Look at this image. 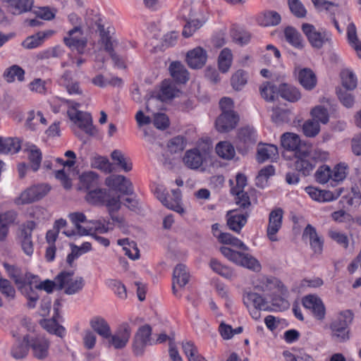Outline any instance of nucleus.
I'll use <instances>...</instances> for the list:
<instances>
[{"label": "nucleus", "mask_w": 361, "mask_h": 361, "mask_svg": "<svg viewBox=\"0 0 361 361\" xmlns=\"http://www.w3.org/2000/svg\"><path fill=\"white\" fill-rule=\"evenodd\" d=\"M25 71L24 70L17 65L11 66L6 68L3 74L4 78L8 82H13L16 78L18 81L24 80Z\"/></svg>", "instance_id": "8fccbe9b"}, {"label": "nucleus", "mask_w": 361, "mask_h": 361, "mask_svg": "<svg viewBox=\"0 0 361 361\" xmlns=\"http://www.w3.org/2000/svg\"><path fill=\"white\" fill-rule=\"evenodd\" d=\"M303 306L310 310L315 318L322 320L325 317L326 310L322 300L316 295H309L302 300Z\"/></svg>", "instance_id": "f3484780"}, {"label": "nucleus", "mask_w": 361, "mask_h": 361, "mask_svg": "<svg viewBox=\"0 0 361 361\" xmlns=\"http://www.w3.org/2000/svg\"><path fill=\"white\" fill-rule=\"evenodd\" d=\"M304 134L309 137H314L317 135L320 131V126L314 120H307L302 126Z\"/></svg>", "instance_id": "0e129e2a"}, {"label": "nucleus", "mask_w": 361, "mask_h": 361, "mask_svg": "<svg viewBox=\"0 0 361 361\" xmlns=\"http://www.w3.org/2000/svg\"><path fill=\"white\" fill-rule=\"evenodd\" d=\"M59 305L58 301H56L54 305V309L56 311V316H54L52 319H43L40 322L41 326L47 330L48 332L52 334H55L61 338H63L65 332V328L59 324L56 317L58 316V307L57 306Z\"/></svg>", "instance_id": "b1692460"}, {"label": "nucleus", "mask_w": 361, "mask_h": 361, "mask_svg": "<svg viewBox=\"0 0 361 361\" xmlns=\"http://www.w3.org/2000/svg\"><path fill=\"white\" fill-rule=\"evenodd\" d=\"M36 224L33 221H28L20 227V240L21 247L24 253L31 256L34 252V246L32 240V233Z\"/></svg>", "instance_id": "9b49d317"}, {"label": "nucleus", "mask_w": 361, "mask_h": 361, "mask_svg": "<svg viewBox=\"0 0 361 361\" xmlns=\"http://www.w3.org/2000/svg\"><path fill=\"white\" fill-rule=\"evenodd\" d=\"M274 174L273 166L269 165L262 169L256 178V185L259 188H264L267 185L268 178Z\"/></svg>", "instance_id": "bf43d9fd"}, {"label": "nucleus", "mask_w": 361, "mask_h": 361, "mask_svg": "<svg viewBox=\"0 0 361 361\" xmlns=\"http://www.w3.org/2000/svg\"><path fill=\"white\" fill-rule=\"evenodd\" d=\"M50 343L44 336H36L30 340L32 355L37 360H44L49 356Z\"/></svg>", "instance_id": "ddd939ff"}, {"label": "nucleus", "mask_w": 361, "mask_h": 361, "mask_svg": "<svg viewBox=\"0 0 361 361\" xmlns=\"http://www.w3.org/2000/svg\"><path fill=\"white\" fill-rule=\"evenodd\" d=\"M61 102L68 105L67 115L69 119L80 129L90 135L96 134L97 130L92 124L90 114L78 110L80 104L71 100L61 99Z\"/></svg>", "instance_id": "f257e3e1"}, {"label": "nucleus", "mask_w": 361, "mask_h": 361, "mask_svg": "<svg viewBox=\"0 0 361 361\" xmlns=\"http://www.w3.org/2000/svg\"><path fill=\"white\" fill-rule=\"evenodd\" d=\"M28 346H30V339L28 336H24L23 340H18L11 350L12 356L16 359L24 358L28 353Z\"/></svg>", "instance_id": "4c0bfd02"}, {"label": "nucleus", "mask_w": 361, "mask_h": 361, "mask_svg": "<svg viewBox=\"0 0 361 361\" xmlns=\"http://www.w3.org/2000/svg\"><path fill=\"white\" fill-rule=\"evenodd\" d=\"M305 191L312 200L320 202H324L336 200L341 195L343 192V189L339 188L336 190L334 192H331L329 190H319L314 187L308 186L305 188Z\"/></svg>", "instance_id": "4468645a"}, {"label": "nucleus", "mask_w": 361, "mask_h": 361, "mask_svg": "<svg viewBox=\"0 0 361 361\" xmlns=\"http://www.w3.org/2000/svg\"><path fill=\"white\" fill-rule=\"evenodd\" d=\"M238 265L246 267L253 271H259L261 269L259 262L252 255L246 253H242Z\"/></svg>", "instance_id": "052dcab7"}, {"label": "nucleus", "mask_w": 361, "mask_h": 361, "mask_svg": "<svg viewBox=\"0 0 361 361\" xmlns=\"http://www.w3.org/2000/svg\"><path fill=\"white\" fill-rule=\"evenodd\" d=\"M92 168L99 169L106 173H109L113 171L112 164L109 159L102 156H94L90 159Z\"/></svg>", "instance_id": "09e8293b"}, {"label": "nucleus", "mask_w": 361, "mask_h": 361, "mask_svg": "<svg viewBox=\"0 0 361 361\" xmlns=\"http://www.w3.org/2000/svg\"><path fill=\"white\" fill-rule=\"evenodd\" d=\"M80 188L87 191L98 187L99 176L94 171H87L82 173L80 176Z\"/></svg>", "instance_id": "7c9ffc66"}, {"label": "nucleus", "mask_w": 361, "mask_h": 361, "mask_svg": "<svg viewBox=\"0 0 361 361\" xmlns=\"http://www.w3.org/2000/svg\"><path fill=\"white\" fill-rule=\"evenodd\" d=\"M74 271H61L56 276L58 290H64L67 295H73L80 291L84 286V279L81 276L73 278Z\"/></svg>", "instance_id": "7ed1b4c3"}, {"label": "nucleus", "mask_w": 361, "mask_h": 361, "mask_svg": "<svg viewBox=\"0 0 361 361\" xmlns=\"http://www.w3.org/2000/svg\"><path fill=\"white\" fill-rule=\"evenodd\" d=\"M261 284V288L263 291H271L276 289L281 290L283 288L281 282L274 277H262Z\"/></svg>", "instance_id": "13d9d810"}, {"label": "nucleus", "mask_w": 361, "mask_h": 361, "mask_svg": "<svg viewBox=\"0 0 361 361\" xmlns=\"http://www.w3.org/2000/svg\"><path fill=\"white\" fill-rule=\"evenodd\" d=\"M152 328L149 325L140 327L134 336L133 353L136 356L142 355L145 347L149 344Z\"/></svg>", "instance_id": "1a4fd4ad"}, {"label": "nucleus", "mask_w": 361, "mask_h": 361, "mask_svg": "<svg viewBox=\"0 0 361 361\" xmlns=\"http://www.w3.org/2000/svg\"><path fill=\"white\" fill-rule=\"evenodd\" d=\"M20 149V141L17 138L0 137V153H16Z\"/></svg>", "instance_id": "c9c22d12"}, {"label": "nucleus", "mask_w": 361, "mask_h": 361, "mask_svg": "<svg viewBox=\"0 0 361 361\" xmlns=\"http://www.w3.org/2000/svg\"><path fill=\"white\" fill-rule=\"evenodd\" d=\"M231 193L235 196V202L240 209H245L246 211L250 209L251 207V202L247 192L238 190V192Z\"/></svg>", "instance_id": "e2e57ef3"}, {"label": "nucleus", "mask_w": 361, "mask_h": 361, "mask_svg": "<svg viewBox=\"0 0 361 361\" xmlns=\"http://www.w3.org/2000/svg\"><path fill=\"white\" fill-rule=\"evenodd\" d=\"M8 9L13 15H20L31 10L33 0H4Z\"/></svg>", "instance_id": "bb28decb"}, {"label": "nucleus", "mask_w": 361, "mask_h": 361, "mask_svg": "<svg viewBox=\"0 0 361 361\" xmlns=\"http://www.w3.org/2000/svg\"><path fill=\"white\" fill-rule=\"evenodd\" d=\"M106 186L124 195L133 193L132 183L129 179L122 175H111L105 180Z\"/></svg>", "instance_id": "f8f14e48"}, {"label": "nucleus", "mask_w": 361, "mask_h": 361, "mask_svg": "<svg viewBox=\"0 0 361 361\" xmlns=\"http://www.w3.org/2000/svg\"><path fill=\"white\" fill-rule=\"evenodd\" d=\"M288 7L291 13L297 18L305 17L307 11L300 0H288Z\"/></svg>", "instance_id": "69168bd1"}, {"label": "nucleus", "mask_w": 361, "mask_h": 361, "mask_svg": "<svg viewBox=\"0 0 361 361\" xmlns=\"http://www.w3.org/2000/svg\"><path fill=\"white\" fill-rule=\"evenodd\" d=\"M209 267L215 273L227 279H231L234 276L233 269L221 264L216 259L213 258L210 260Z\"/></svg>", "instance_id": "a19ab883"}, {"label": "nucleus", "mask_w": 361, "mask_h": 361, "mask_svg": "<svg viewBox=\"0 0 361 361\" xmlns=\"http://www.w3.org/2000/svg\"><path fill=\"white\" fill-rule=\"evenodd\" d=\"M302 30L307 36L311 45L317 49L322 48L330 37L328 32L317 31L314 25L309 23H303Z\"/></svg>", "instance_id": "9d476101"}, {"label": "nucleus", "mask_w": 361, "mask_h": 361, "mask_svg": "<svg viewBox=\"0 0 361 361\" xmlns=\"http://www.w3.org/2000/svg\"><path fill=\"white\" fill-rule=\"evenodd\" d=\"M207 54L200 47H195L187 53L186 61L188 66L195 69L201 68L206 63Z\"/></svg>", "instance_id": "a211bd4d"}, {"label": "nucleus", "mask_w": 361, "mask_h": 361, "mask_svg": "<svg viewBox=\"0 0 361 361\" xmlns=\"http://www.w3.org/2000/svg\"><path fill=\"white\" fill-rule=\"evenodd\" d=\"M294 158L295 169L305 176H309L316 166L306 146H302L299 151L295 152Z\"/></svg>", "instance_id": "39448f33"}, {"label": "nucleus", "mask_w": 361, "mask_h": 361, "mask_svg": "<svg viewBox=\"0 0 361 361\" xmlns=\"http://www.w3.org/2000/svg\"><path fill=\"white\" fill-rule=\"evenodd\" d=\"M106 198V191L104 189L94 188L88 190L85 200L93 204H103Z\"/></svg>", "instance_id": "49530a36"}, {"label": "nucleus", "mask_w": 361, "mask_h": 361, "mask_svg": "<svg viewBox=\"0 0 361 361\" xmlns=\"http://www.w3.org/2000/svg\"><path fill=\"white\" fill-rule=\"evenodd\" d=\"M259 92L266 101L274 102L279 93V88L271 82H264L260 85Z\"/></svg>", "instance_id": "79ce46f5"}, {"label": "nucleus", "mask_w": 361, "mask_h": 361, "mask_svg": "<svg viewBox=\"0 0 361 361\" xmlns=\"http://www.w3.org/2000/svg\"><path fill=\"white\" fill-rule=\"evenodd\" d=\"M52 30L40 31L35 35L27 37L22 43L24 48L31 49L40 46L46 39L50 37L54 34Z\"/></svg>", "instance_id": "393cba45"}, {"label": "nucleus", "mask_w": 361, "mask_h": 361, "mask_svg": "<svg viewBox=\"0 0 361 361\" xmlns=\"http://www.w3.org/2000/svg\"><path fill=\"white\" fill-rule=\"evenodd\" d=\"M64 53L65 51L61 46H56L39 52L37 54V58L41 60H48L53 58L59 59Z\"/></svg>", "instance_id": "6e6d98bb"}, {"label": "nucleus", "mask_w": 361, "mask_h": 361, "mask_svg": "<svg viewBox=\"0 0 361 361\" xmlns=\"http://www.w3.org/2000/svg\"><path fill=\"white\" fill-rule=\"evenodd\" d=\"M30 167L34 171H37L41 165L42 154L41 150L35 145H31L26 149Z\"/></svg>", "instance_id": "58836bf2"}, {"label": "nucleus", "mask_w": 361, "mask_h": 361, "mask_svg": "<svg viewBox=\"0 0 361 361\" xmlns=\"http://www.w3.org/2000/svg\"><path fill=\"white\" fill-rule=\"evenodd\" d=\"M233 55L230 49H224L219 56V68L222 73H226L231 66Z\"/></svg>", "instance_id": "864d4df0"}, {"label": "nucleus", "mask_w": 361, "mask_h": 361, "mask_svg": "<svg viewBox=\"0 0 361 361\" xmlns=\"http://www.w3.org/2000/svg\"><path fill=\"white\" fill-rule=\"evenodd\" d=\"M316 180L319 183H326L331 179V170L327 165L321 166L315 173Z\"/></svg>", "instance_id": "774afa93"}, {"label": "nucleus", "mask_w": 361, "mask_h": 361, "mask_svg": "<svg viewBox=\"0 0 361 361\" xmlns=\"http://www.w3.org/2000/svg\"><path fill=\"white\" fill-rule=\"evenodd\" d=\"M340 202L343 207H357L361 203V195L356 189L352 188L342 197Z\"/></svg>", "instance_id": "a18cd8bd"}, {"label": "nucleus", "mask_w": 361, "mask_h": 361, "mask_svg": "<svg viewBox=\"0 0 361 361\" xmlns=\"http://www.w3.org/2000/svg\"><path fill=\"white\" fill-rule=\"evenodd\" d=\"M298 80L301 85L307 90L314 89L317 85V77L309 68H303L300 71Z\"/></svg>", "instance_id": "2f4dec72"}, {"label": "nucleus", "mask_w": 361, "mask_h": 361, "mask_svg": "<svg viewBox=\"0 0 361 361\" xmlns=\"http://www.w3.org/2000/svg\"><path fill=\"white\" fill-rule=\"evenodd\" d=\"M226 216L228 228L236 233H239L247 223L249 214L247 212H245V214H240L235 213L234 210H231L227 212Z\"/></svg>", "instance_id": "4be33fe9"}, {"label": "nucleus", "mask_w": 361, "mask_h": 361, "mask_svg": "<svg viewBox=\"0 0 361 361\" xmlns=\"http://www.w3.org/2000/svg\"><path fill=\"white\" fill-rule=\"evenodd\" d=\"M204 160V154L197 148L187 150L183 158L185 166L192 170L200 169Z\"/></svg>", "instance_id": "6ab92c4d"}, {"label": "nucleus", "mask_w": 361, "mask_h": 361, "mask_svg": "<svg viewBox=\"0 0 361 361\" xmlns=\"http://www.w3.org/2000/svg\"><path fill=\"white\" fill-rule=\"evenodd\" d=\"M281 143L285 149L293 152V156L295 155V152H298L302 146H306L307 145V143L301 142L298 135L291 133H283L281 137Z\"/></svg>", "instance_id": "412c9836"}, {"label": "nucleus", "mask_w": 361, "mask_h": 361, "mask_svg": "<svg viewBox=\"0 0 361 361\" xmlns=\"http://www.w3.org/2000/svg\"><path fill=\"white\" fill-rule=\"evenodd\" d=\"M347 36L349 44L355 49L357 56L361 58V41L357 37L356 27L353 23L348 25Z\"/></svg>", "instance_id": "c03bdc74"}, {"label": "nucleus", "mask_w": 361, "mask_h": 361, "mask_svg": "<svg viewBox=\"0 0 361 361\" xmlns=\"http://www.w3.org/2000/svg\"><path fill=\"white\" fill-rule=\"evenodd\" d=\"M278 155V148L274 145H262L257 148V159L259 162H264L274 159Z\"/></svg>", "instance_id": "72a5a7b5"}, {"label": "nucleus", "mask_w": 361, "mask_h": 361, "mask_svg": "<svg viewBox=\"0 0 361 361\" xmlns=\"http://www.w3.org/2000/svg\"><path fill=\"white\" fill-rule=\"evenodd\" d=\"M179 90L176 89L174 85L168 81H163L161 91L158 97L161 101H167L178 96Z\"/></svg>", "instance_id": "37998d69"}, {"label": "nucleus", "mask_w": 361, "mask_h": 361, "mask_svg": "<svg viewBox=\"0 0 361 361\" xmlns=\"http://www.w3.org/2000/svg\"><path fill=\"white\" fill-rule=\"evenodd\" d=\"M354 314L350 310L342 311L338 317L331 322L329 328L334 341L344 343L350 339L349 325L353 320Z\"/></svg>", "instance_id": "f03ea898"}, {"label": "nucleus", "mask_w": 361, "mask_h": 361, "mask_svg": "<svg viewBox=\"0 0 361 361\" xmlns=\"http://www.w3.org/2000/svg\"><path fill=\"white\" fill-rule=\"evenodd\" d=\"M243 301L247 307L252 305L254 308H257L259 310L268 311L269 310L268 302L257 293H246L243 296Z\"/></svg>", "instance_id": "cd10ccee"}, {"label": "nucleus", "mask_w": 361, "mask_h": 361, "mask_svg": "<svg viewBox=\"0 0 361 361\" xmlns=\"http://www.w3.org/2000/svg\"><path fill=\"white\" fill-rule=\"evenodd\" d=\"M111 157L116 164L119 166L125 172L132 170L133 164L130 159L126 157L120 150H114L111 154Z\"/></svg>", "instance_id": "de8ad7c7"}, {"label": "nucleus", "mask_w": 361, "mask_h": 361, "mask_svg": "<svg viewBox=\"0 0 361 361\" xmlns=\"http://www.w3.org/2000/svg\"><path fill=\"white\" fill-rule=\"evenodd\" d=\"M284 36L286 40L293 47L297 49L303 47V39L300 33L293 27H287L284 30Z\"/></svg>", "instance_id": "e433bc0d"}, {"label": "nucleus", "mask_w": 361, "mask_h": 361, "mask_svg": "<svg viewBox=\"0 0 361 361\" xmlns=\"http://www.w3.org/2000/svg\"><path fill=\"white\" fill-rule=\"evenodd\" d=\"M69 219L72 221L73 224L75 226V229L73 230H66L63 233L68 237H71L75 235H87L90 234L92 231V228H87L82 226L80 224L84 223L87 221L86 216L83 213L81 212H74L71 213L68 215Z\"/></svg>", "instance_id": "2eb2a0df"}, {"label": "nucleus", "mask_w": 361, "mask_h": 361, "mask_svg": "<svg viewBox=\"0 0 361 361\" xmlns=\"http://www.w3.org/2000/svg\"><path fill=\"white\" fill-rule=\"evenodd\" d=\"M279 93L283 99L290 102H295L301 97L300 92L296 87L286 83H283L279 86Z\"/></svg>", "instance_id": "473e14b6"}, {"label": "nucleus", "mask_w": 361, "mask_h": 361, "mask_svg": "<svg viewBox=\"0 0 361 361\" xmlns=\"http://www.w3.org/2000/svg\"><path fill=\"white\" fill-rule=\"evenodd\" d=\"M283 214V212L281 208H277L269 214L267 237L271 241L278 240L276 233L281 227Z\"/></svg>", "instance_id": "dca6fc26"}, {"label": "nucleus", "mask_w": 361, "mask_h": 361, "mask_svg": "<svg viewBox=\"0 0 361 361\" xmlns=\"http://www.w3.org/2000/svg\"><path fill=\"white\" fill-rule=\"evenodd\" d=\"M343 86L348 90H353L357 87V78L355 74L348 69L343 70L341 73Z\"/></svg>", "instance_id": "5fc2aeb1"}, {"label": "nucleus", "mask_w": 361, "mask_h": 361, "mask_svg": "<svg viewBox=\"0 0 361 361\" xmlns=\"http://www.w3.org/2000/svg\"><path fill=\"white\" fill-rule=\"evenodd\" d=\"M131 335V328L130 325L123 322L118 326L114 334H111L108 339L109 344L116 349H122L125 348L129 341Z\"/></svg>", "instance_id": "6e6552de"}, {"label": "nucleus", "mask_w": 361, "mask_h": 361, "mask_svg": "<svg viewBox=\"0 0 361 361\" xmlns=\"http://www.w3.org/2000/svg\"><path fill=\"white\" fill-rule=\"evenodd\" d=\"M190 274L185 265L178 264L173 273V281L174 283H177L180 288L184 287L189 281Z\"/></svg>", "instance_id": "f704fd0d"}, {"label": "nucleus", "mask_w": 361, "mask_h": 361, "mask_svg": "<svg viewBox=\"0 0 361 361\" xmlns=\"http://www.w3.org/2000/svg\"><path fill=\"white\" fill-rule=\"evenodd\" d=\"M171 77L178 82L185 83L189 79V74L184 65L179 61L172 62L169 68Z\"/></svg>", "instance_id": "c756f323"}, {"label": "nucleus", "mask_w": 361, "mask_h": 361, "mask_svg": "<svg viewBox=\"0 0 361 361\" xmlns=\"http://www.w3.org/2000/svg\"><path fill=\"white\" fill-rule=\"evenodd\" d=\"M216 152L222 159L226 160L232 159L235 154L233 146L227 141L219 142L216 145Z\"/></svg>", "instance_id": "ea45409f"}, {"label": "nucleus", "mask_w": 361, "mask_h": 361, "mask_svg": "<svg viewBox=\"0 0 361 361\" xmlns=\"http://www.w3.org/2000/svg\"><path fill=\"white\" fill-rule=\"evenodd\" d=\"M36 279L37 276L34 275H32L30 274H26L27 284L25 283V285H23L22 286L23 290H20L28 300L27 306L31 309L35 307L36 303L39 300L38 294L36 292H35L32 289V284L34 283L33 280Z\"/></svg>", "instance_id": "5701e85b"}, {"label": "nucleus", "mask_w": 361, "mask_h": 361, "mask_svg": "<svg viewBox=\"0 0 361 361\" xmlns=\"http://www.w3.org/2000/svg\"><path fill=\"white\" fill-rule=\"evenodd\" d=\"M322 102L326 104V106H317L311 110V115L313 118L312 120L326 124L329 122V110L333 106L332 101L329 98H324Z\"/></svg>", "instance_id": "a878e982"}, {"label": "nucleus", "mask_w": 361, "mask_h": 361, "mask_svg": "<svg viewBox=\"0 0 361 361\" xmlns=\"http://www.w3.org/2000/svg\"><path fill=\"white\" fill-rule=\"evenodd\" d=\"M173 198L169 200L166 190L162 186H158L155 189V194L160 202L167 208L179 214L184 213V209L180 205L181 193L180 190H173Z\"/></svg>", "instance_id": "423d86ee"}, {"label": "nucleus", "mask_w": 361, "mask_h": 361, "mask_svg": "<svg viewBox=\"0 0 361 361\" xmlns=\"http://www.w3.org/2000/svg\"><path fill=\"white\" fill-rule=\"evenodd\" d=\"M4 267L7 271L9 276L13 279L15 283L18 286V288L19 290H23L22 286L23 285H25V283H26L25 280L27 279L26 278L24 279L21 276L20 269L18 267L14 265H11L8 263H4Z\"/></svg>", "instance_id": "3c124183"}, {"label": "nucleus", "mask_w": 361, "mask_h": 361, "mask_svg": "<svg viewBox=\"0 0 361 361\" xmlns=\"http://www.w3.org/2000/svg\"><path fill=\"white\" fill-rule=\"evenodd\" d=\"M63 42L71 49H76L79 54H82L87 42L80 27L75 26L68 31L67 36L63 37Z\"/></svg>", "instance_id": "0eeeda50"}, {"label": "nucleus", "mask_w": 361, "mask_h": 361, "mask_svg": "<svg viewBox=\"0 0 361 361\" xmlns=\"http://www.w3.org/2000/svg\"><path fill=\"white\" fill-rule=\"evenodd\" d=\"M218 239L224 244L231 245L245 251L248 250L247 246L245 245L240 240L233 237L230 233H219Z\"/></svg>", "instance_id": "4d7b16f0"}, {"label": "nucleus", "mask_w": 361, "mask_h": 361, "mask_svg": "<svg viewBox=\"0 0 361 361\" xmlns=\"http://www.w3.org/2000/svg\"><path fill=\"white\" fill-rule=\"evenodd\" d=\"M238 122V116L235 113L221 114L216 121L218 131L226 133L235 128Z\"/></svg>", "instance_id": "aec40b11"}, {"label": "nucleus", "mask_w": 361, "mask_h": 361, "mask_svg": "<svg viewBox=\"0 0 361 361\" xmlns=\"http://www.w3.org/2000/svg\"><path fill=\"white\" fill-rule=\"evenodd\" d=\"M90 326L93 331L104 338L111 336V328L107 322L102 317H95L90 321Z\"/></svg>", "instance_id": "c85d7f7f"}, {"label": "nucleus", "mask_w": 361, "mask_h": 361, "mask_svg": "<svg viewBox=\"0 0 361 361\" xmlns=\"http://www.w3.org/2000/svg\"><path fill=\"white\" fill-rule=\"evenodd\" d=\"M50 189V186L46 183L32 185L25 190L16 199L15 202L20 205L38 201L47 195Z\"/></svg>", "instance_id": "20e7f679"}, {"label": "nucleus", "mask_w": 361, "mask_h": 361, "mask_svg": "<svg viewBox=\"0 0 361 361\" xmlns=\"http://www.w3.org/2000/svg\"><path fill=\"white\" fill-rule=\"evenodd\" d=\"M231 81L233 89L240 90L247 82V74L243 70H238L233 75Z\"/></svg>", "instance_id": "680f3d73"}, {"label": "nucleus", "mask_w": 361, "mask_h": 361, "mask_svg": "<svg viewBox=\"0 0 361 361\" xmlns=\"http://www.w3.org/2000/svg\"><path fill=\"white\" fill-rule=\"evenodd\" d=\"M281 16L276 11H266L259 17V23L261 25L275 26L280 23Z\"/></svg>", "instance_id": "603ef678"}, {"label": "nucleus", "mask_w": 361, "mask_h": 361, "mask_svg": "<svg viewBox=\"0 0 361 361\" xmlns=\"http://www.w3.org/2000/svg\"><path fill=\"white\" fill-rule=\"evenodd\" d=\"M348 173V166L343 163H340L335 166L331 170V180L339 182L343 180Z\"/></svg>", "instance_id": "338daca9"}]
</instances>
